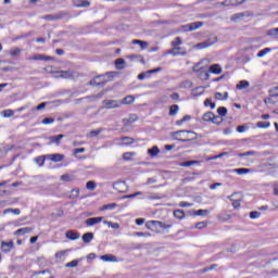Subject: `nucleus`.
<instances>
[{"label": "nucleus", "mask_w": 278, "mask_h": 278, "mask_svg": "<svg viewBox=\"0 0 278 278\" xmlns=\"http://www.w3.org/2000/svg\"><path fill=\"white\" fill-rule=\"evenodd\" d=\"M127 59L130 60V62H141V64H144V59L140 55H137V54H130V55H127Z\"/></svg>", "instance_id": "5701e85b"}, {"label": "nucleus", "mask_w": 278, "mask_h": 278, "mask_svg": "<svg viewBox=\"0 0 278 278\" xmlns=\"http://www.w3.org/2000/svg\"><path fill=\"white\" fill-rule=\"evenodd\" d=\"M134 236H138L139 238H149L151 236L150 232H135Z\"/></svg>", "instance_id": "052dcab7"}, {"label": "nucleus", "mask_w": 278, "mask_h": 278, "mask_svg": "<svg viewBox=\"0 0 278 278\" xmlns=\"http://www.w3.org/2000/svg\"><path fill=\"white\" fill-rule=\"evenodd\" d=\"M240 205H241L240 200H232V207H235V210H238Z\"/></svg>", "instance_id": "0e129e2a"}, {"label": "nucleus", "mask_w": 278, "mask_h": 278, "mask_svg": "<svg viewBox=\"0 0 278 278\" xmlns=\"http://www.w3.org/2000/svg\"><path fill=\"white\" fill-rule=\"evenodd\" d=\"M121 140L123 142H125L124 144L126 147H129V144H134V142H135L134 138H131V137H123Z\"/></svg>", "instance_id": "37998d69"}, {"label": "nucleus", "mask_w": 278, "mask_h": 278, "mask_svg": "<svg viewBox=\"0 0 278 278\" xmlns=\"http://www.w3.org/2000/svg\"><path fill=\"white\" fill-rule=\"evenodd\" d=\"M251 84L249 80H240L239 84L237 85V90H247Z\"/></svg>", "instance_id": "412c9836"}, {"label": "nucleus", "mask_w": 278, "mask_h": 278, "mask_svg": "<svg viewBox=\"0 0 278 278\" xmlns=\"http://www.w3.org/2000/svg\"><path fill=\"white\" fill-rule=\"evenodd\" d=\"M207 227V222H200L195 224V229H205Z\"/></svg>", "instance_id": "4d7b16f0"}, {"label": "nucleus", "mask_w": 278, "mask_h": 278, "mask_svg": "<svg viewBox=\"0 0 278 278\" xmlns=\"http://www.w3.org/2000/svg\"><path fill=\"white\" fill-rule=\"evenodd\" d=\"M2 116L4 117V118H12V116H14V111H12V110H4V111H2Z\"/></svg>", "instance_id": "a19ab883"}, {"label": "nucleus", "mask_w": 278, "mask_h": 278, "mask_svg": "<svg viewBox=\"0 0 278 278\" xmlns=\"http://www.w3.org/2000/svg\"><path fill=\"white\" fill-rule=\"evenodd\" d=\"M232 173H237V175H247L251 173L250 168H235L232 169Z\"/></svg>", "instance_id": "f704fd0d"}, {"label": "nucleus", "mask_w": 278, "mask_h": 278, "mask_svg": "<svg viewBox=\"0 0 278 278\" xmlns=\"http://www.w3.org/2000/svg\"><path fill=\"white\" fill-rule=\"evenodd\" d=\"M22 51L23 50L21 48H13L10 50V55H11V58H18V55H21Z\"/></svg>", "instance_id": "72a5a7b5"}, {"label": "nucleus", "mask_w": 278, "mask_h": 278, "mask_svg": "<svg viewBox=\"0 0 278 278\" xmlns=\"http://www.w3.org/2000/svg\"><path fill=\"white\" fill-rule=\"evenodd\" d=\"M271 51H273L271 48H265V49L258 51L256 55H257V58H264V56L268 55V53H270Z\"/></svg>", "instance_id": "473e14b6"}, {"label": "nucleus", "mask_w": 278, "mask_h": 278, "mask_svg": "<svg viewBox=\"0 0 278 278\" xmlns=\"http://www.w3.org/2000/svg\"><path fill=\"white\" fill-rule=\"evenodd\" d=\"M173 138L180 142H191V140H197V132L190 130H178L173 132Z\"/></svg>", "instance_id": "f257e3e1"}, {"label": "nucleus", "mask_w": 278, "mask_h": 278, "mask_svg": "<svg viewBox=\"0 0 278 278\" xmlns=\"http://www.w3.org/2000/svg\"><path fill=\"white\" fill-rule=\"evenodd\" d=\"M65 236L68 240H79V233L72 230L66 231Z\"/></svg>", "instance_id": "b1692460"}, {"label": "nucleus", "mask_w": 278, "mask_h": 278, "mask_svg": "<svg viewBox=\"0 0 278 278\" xmlns=\"http://www.w3.org/2000/svg\"><path fill=\"white\" fill-rule=\"evenodd\" d=\"M256 126L260 129H268V127H270V122H258Z\"/></svg>", "instance_id": "79ce46f5"}, {"label": "nucleus", "mask_w": 278, "mask_h": 278, "mask_svg": "<svg viewBox=\"0 0 278 278\" xmlns=\"http://www.w3.org/2000/svg\"><path fill=\"white\" fill-rule=\"evenodd\" d=\"M184 43V40H181L180 37H176L173 41H172V47H179L180 45Z\"/></svg>", "instance_id": "49530a36"}, {"label": "nucleus", "mask_w": 278, "mask_h": 278, "mask_svg": "<svg viewBox=\"0 0 278 278\" xmlns=\"http://www.w3.org/2000/svg\"><path fill=\"white\" fill-rule=\"evenodd\" d=\"M86 188H87V190H94V188H97V182L96 181H88L86 184Z\"/></svg>", "instance_id": "603ef678"}, {"label": "nucleus", "mask_w": 278, "mask_h": 278, "mask_svg": "<svg viewBox=\"0 0 278 278\" xmlns=\"http://www.w3.org/2000/svg\"><path fill=\"white\" fill-rule=\"evenodd\" d=\"M35 162L38 164V166H45V156L36 157Z\"/></svg>", "instance_id": "6e6d98bb"}, {"label": "nucleus", "mask_w": 278, "mask_h": 278, "mask_svg": "<svg viewBox=\"0 0 278 278\" xmlns=\"http://www.w3.org/2000/svg\"><path fill=\"white\" fill-rule=\"evenodd\" d=\"M59 74V77H61L62 79H73V77H75V72L74 71H60L56 72Z\"/></svg>", "instance_id": "9d476101"}, {"label": "nucleus", "mask_w": 278, "mask_h": 278, "mask_svg": "<svg viewBox=\"0 0 278 278\" xmlns=\"http://www.w3.org/2000/svg\"><path fill=\"white\" fill-rule=\"evenodd\" d=\"M79 197V189H73L70 194V199H77Z\"/></svg>", "instance_id": "5fc2aeb1"}, {"label": "nucleus", "mask_w": 278, "mask_h": 278, "mask_svg": "<svg viewBox=\"0 0 278 278\" xmlns=\"http://www.w3.org/2000/svg\"><path fill=\"white\" fill-rule=\"evenodd\" d=\"M247 16H250L249 12L235 13L230 16V21L231 23H240L241 21H244Z\"/></svg>", "instance_id": "6e6552de"}, {"label": "nucleus", "mask_w": 278, "mask_h": 278, "mask_svg": "<svg viewBox=\"0 0 278 278\" xmlns=\"http://www.w3.org/2000/svg\"><path fill=\"white\" fill-rule=\"evenodd\" d=\"M148 75H153L155 73H162V68L161 67H157V68H154V70H149L147 71Z\"/></svg>", "instance_id": "680f3d73"}, {"label": "nucleus", "mask_w": 278, "mask_h": 278, "mask_svg": "<svg viewBox=\"0 0 278 278\" xmlns=\"http://www.w3.org/2000/svg\"><path fill=\"white\" fill-rule=\"evenodd\" d=\"M62 138H64V135H58V136L49 137V140L51 144H60V140H62Z\"/></svg>", "instance_id": "a878e982"}, {"label": "nucleus", "mask_w": 278, "mask_h": 278, "mask_svg": "<svg viewBox=\"0 0 278 278\" xmlns=\"http://www.w3.org/2000/svg\"><path fill=\"white\" fill-rule=\"evenodd\" d=\"M113 189L117 192H127V184L125 181H117L113 185Z\"/></svg>", "instance_id": "9b49d317"}, {"label": "nucleus", "mask_w": 278, "mask_h": 278, "mask_svg": "<svg viewBox=\"0 0 278 278\" xmlns=\"http://www.w3.org/2000/svg\"><path fill=\"white\" fill-rule=\"evenodd\" d=\"M27 60H28V62H31V61L49 62V60H53V58L47 56V55H43V54H35L33 56H28Z\"/></svg>", "instance_id": "1a4fd4ad"}, {"label": "nucleus", "mask_w": 278, "mask_h": 278, "mask_svg": "<svg viewBox=\"0 0 278 278\" xmlns=\"http://www.w3.org/2000/svg\"><path fill=\"white\" fill-rule=\"evenodd\" d=\"M1 249H2L3 253H10V251H12V249H14V242L2 241Z\"/></svg>", "instance_id": "f8f14e48"}, {"label": "nucleus", "mask_w": 278, "mask_h": 278, "mask_svg": "<svg viewBox=\"0 0 278 278\" xmlns=\"http://www.w3.org/2000/svg\"><path fill=\"white\" fill-rule=\"evenodd\" d=\"M174 217L178 218V220H184V218H186V213H184L182 210H176L174 211Z\"/></svg>", "instance_id": "bb28decb"}, {"label": "nucleus", "mask_w": 278, "mask_h": 278, "mask_svg": "<svg viewBox=\"0 0 278 278\" xmlns=\"http://www.w3.org/2000/svg\"><path fill=\"white\" fill-rule=\"evenodd\" d=\"M117 205L118 204L116 203L105 204L100 210L101 212H105L106 210H114V207H117Z\"/></svg>", "instance_id": "ea45409f"}, {"label": "nucleus", "mask_w": 278, "mask_h": 278, "mask_svg": "<svg viewBox=\"0 0 278 278\" xmlns=\"http://www.w3.org/2000/svg\"><path fill=\"white\" fill-rule=\"evenodd\" d=\"M178 112H179V105L173 104L169 108V116H177Z\"/></svg>", "instance_id": "2f4dec72"}, {"label": "nucleus", "mask_w": 278, "mask_h": 278, "mask_svg": "<svg viewBox=\"0 0 278 278\" xmlns=\"http://www.w3.org/2000/svg\"><path fill=\"white\" fill-rule=\"evenodd\" d=\"M74 155H77V153H86L85 148H77L73 150Z\"/></svg>", "instance_id": "e2e57ef3"}, {"label": "nucleus", "mask_w": 278, "mask_h": 278, "mask_svg": "<svg viewBox=\"0 0 278 278\" xmlns=\"http://www.w3.org/2000/svg\"><path fill=\"white\" fill-rule=\"evenodd\" d=\"M3 214H15V216H18L21 214V210L18 208H7L3 211Z\"/></svg>", "instance_id": "e433bc0d"}, {"label": "nucleus", "mask_w": 278, "mask_h": 278, "mask_svg": "<svg viewBox=\"0 0 278 278\" xmlns=\"http://www.w3.org/2000/svg\"><path fill=\"white\" fill-rule=\"evenodd\" d=\"M100 260H102V262H118V258L112 254H104L100 257Z\"/></svg>", "instance_id": "dca6fc26"}, {"label": "nucleus", "mask_w": 278, "mask_h": 278, "mask_svg": "<svg viewBox=\"0 0 278 278\" xmlns=\"http://www.w3.org/2000/svg\"><path fill=\"white\" fill-rule=\"evenodd\" d=\"M203 22H193L187 25L181 26V31H194L197 29H201Z\"/></svg>", "instance_id": "0eeeda50"}, {"label": "nucleus", "mask_w": 278, "mask_h": 278, "mask_svg": "<svg viewBox=\"0 0 278 278\" xmlns=\"http://www.w3.org/2000/svg\"><path fill=\"white\" fill-rule=\"evenodd\" d=\"M194 164H201V161L182 162V163H180V166H182V168H188L189 166H194Z\"/></svg>", "instance_id": "c756f323"}, {"label": "nucleus", "mask_w": 278, "mask_h": 278, "mask_svg": "<svg viewBox=\"0 0 278 278\" xmlns=\"http://www.w3.org/2000/svg\"><path fill=\"white\" fill-rule=\"evenodd\" d=\"M207 214H210L208 210H199L195 213V216H207Z\"/></svg>", "instance_id": "13d9d810"}, {"label": "nucleus", "mask_w": 278, "mask_h": 278, "mask_svg": "<svg viewBox=\"0 0 278 278\" xmlns=\"http://www.w3.org/2000/svg\"><path fill=\"white\" fill-rule=\"evenodd\" d=\"M102 105L104 110H116V108H121L122 103L118 100H104Z\"/></svg>", "instance_id": "39448f33"}, {"label": "nucleus", "mask_w": 278, "mask_h": 278, "mask_svg": "<svg viewBox=\"0 0 278 278\" xmlns=\"http://www.w3.org/2000/svg\"><path fill=\"white\" fill-rule=\"evenodd\" d=\"M179 207H192V203L180 202V203H179Z\"/></svg>", "instance_id": "338daca9"}, {"label": "nucleus", "mask_w": 278, "mask_h": 278, "mask_svg": "<svg viewBox=\"0 0 278 278\" xmlns=\"http://www.w3.org/2000/svg\"><path fill=\"white\" fill-rule=\"evenodd\" d=\"M148 155H150V157H155L156 155H160V148H157V146L152 147L148 150Z\"/></svg>", "instance_id": "4be33fe9"}, {"label": "nucleus", "mask_w": 278, "mask_h": 278, "mask_svg": "<svg viewBox=\"0 0 278 278\" xmlns=\"http://www.w3.org/2000/svg\"><path fill=\"white\" fill-rule=\"evenodd\" d=\"M132 45H139L142 50L147 49L149 47V43L147 41L135 39L132 40Z\"/></svg>", "instance_id": "c9c22d12"}, {"label": "nucleus", "mask_w": 278, "mask_h": 278, "mask_svg": "<svg viewBox=\"0 0 278 278\" xmlns=\"http://www.w3.org/2000/svg\"><path fill=\"white\" fill-rule=\"evenodd\" d=\"M101 220H103V217H91L86 219V225L87 227H93V225H99V223H101Z\"/></svg>", "instance_id": "ddd939ff"}, {"label": "nucleus", "mask_w": 278, "mask_h": 278, "mask_svg": "<svg viewBox=\"0 0 278 278\" xmlns=\"http://www.w3.org/2000/svg\"><path fill=\"white\" fill-rule=\"evenodd\" d=\"M31 231H34V229L29 227L20 228L15 231V236H25V233H31Z\"/></svg>", "instance_id": "f3484780"}, {"label": "nucleus", "mask_w": 278, "mask_h": 278, "mask_svg": "<svg viewBox=\"0 0 278 278\" xmlns=\"http://www.w3.org/2000/svg\"><path fill=\"white\" fill-rule=\"evenodd\" d=\"M46 157H47V160H50L51 162H62V160H64L63 154H49Z\"/></svg>", "instance_id": "4468645a"}, {"label": "nucleus", "mask_w": 278, "mask_h": 278, "mask_svg": "<svg viewBox=\"0 0 278 278\" xmlns=\"http://www.w3.org/2000/svg\"><path fill=\"white\" fill-rule=\"evenodd\" d=\"M115 66L117 71H123L125 68V60L124 59H117L115 61Z\"/></svg>", "instance_id": "c85d7f7f"}, {"label": "nucleus", "mask_w": 278, "mask_h": 278, "mask_svg": "<svg viewBox=\"0 0 278 278\" xmlns=\"http://www.w3.org/2000/svg\"><path fill=\"white\" fill-rule=\"evenodd\" d=\"M210 73H213L214 75H220V73H223V68H220V65L214 64L211 65Z\"/></svg>", "instance_id": "a211bd4d"}, {"label": "nucleus", "mask_w": 278, "mask_h": 278, "mask_svg": "<svg viewBox=\"0 0 278 278\" xmlns=\"http://www.w3.org/2000/svg\"><path fill=\"white\" fill-rule=\"evenodd\" d=\"M149 225H151V227H153V229H154V231H156V233H164V231H166V229H170V227H173V225L166 224V223L160 222V220H151V222H149Z\"/></svg>", "instance_id": "f03ea898"}, {"label": "nucleus", "mask_w": 278, "mask_h": 278, "mask_svg": "<svg viewBox=\"0 0 278 278\" xmlns=\"http://www.w3.org/2000/svg\"><path fill=\"white\" fill-rule=\"evenodd\" d=\"M92 240H94V233L92 232H87L85 235H83V241L88 244V242H92Z\"/></svg>", "instance_id": "393cba45"}, {"label": "nucleus", "mask_w": 278, "mask_h": 278, "mask_svg": "<svg viewBox=\"0 0 278 278\" xmlns=\"http://www.w3.org/2000/svg\"><path fill=\"white\" fill-rule=\"evenodd\" d=\"M79 266V261L74 260L65 265V268H77Z\"/></svg>", "instance_id": "c03bdc74"}, {"label": "nucleus", "mask_w": 278, "mask_h": 278, "mask_svg": "<svg viewBox=\"0 0 278 278\" xmlns=\"http://www.w3.org/2000/svg\"><path fill=\"white\" fill-rule=\"evenodd\" d=\"M269 97H278V87H273L271 89H269Z\"/></svg>", "instance_id": "864d4df0"}, {"label": "nucleus", "mask_w": 278, "mask_h": 278, "mask_svg": "<svg viewBox=\"0 0 278 278\" xmlns=\"http://www.w3.org/2000/svg\"><path fill=\"white\" fill-rule=\"evenodd\" d=\"M205 92V88L204 87H197L193 90V97H201V94H203Z\"/></svg>", "instance_id": "4c0bfd02"}, {"label": "nucleus", "mask_w": 278, "mask_h": 278, "mask_svg": "<svg viewBox=\"0 0 278 278\" xmlns=\"http://www.w3.org/2000/svg\"><path fill=\"white\" fill-rule=\"evenodd\" d=\"M147 77H149V73H147V72L138 75L139 80L147 79Z\"/></svg>", "instance_id": "69168bd1"}, {"label": "nucleus", "mask_w": 278, "mask_h": 278, "mask_svg": "<svg viewBox=\"0 0 278 278\" xmlns=\"http://www.w3.org/2000/svg\"><path fill=\"white\" fill-rule=\"evenodd\" d=\"M186 48L181 47H173V49L168 50L165 52V55H174V58H177V55H187Z\"/></svg>", "instance_id": "423d86ee"}, {"label": "nucleus", "mask_w": 278, "mask_h": 278, "mask_svg": "<svg viewBox=\"0 0 278 278\" xmlns=\"http://www.w3.org/2000/svg\"><path fill=\"white\" fill-rule=\"evenodd\" d=\"M52 123H55V119L52 117H47L42 119L43 125H52Z\"/></svg>", "instance_id": "bf43d9fd"}, {"label": "nucleus", "mask_w": 278, "mask_h": 278, "mask_svg": "<svg viewBox=\"0 0 278 278\" xmlns=\"http://www.w3.org/2000/svg\"><path fill=\"white\" fill-rule=\"evenodd\" d=\"M255 155H260V153H257L256 151H248L244 153H239L238 157H249V156H255Z\"/></svg>", "instance_id": "7c9ffc66"}, {"label": "nucleus", "mask_w": 278, "mask_h": 278, "mask_svg": "<svg viewBox=\"0 0 278 278\" xmlns=\"http://www.w3.org/2000/svg\"><path fill=\"white\" fill-rule=\"evenodd\" d=\"M66 253H67L66 250L56 252L55 254L56 260H64V257L66 256Z\"/></svg>", "instance_id": "8fccbe9b"}, {"label": "nucleus", "mask_w": 278, "mask_h": 278, "mask_svg": "<svg viewBox=\"0 0 278 278\" xmlns=\"http://www.w3.org/2000/svg\"><path fill=\"white\" fill-rule=\"evenodd\" d=\"M217 113L219 114V116H227V108L225 106L218 108Z\"/></svg>", "instance_id": "3c124183"}, {"label": "nucleus", "mask_w": 278, "mask_h": 278, "mask_svg": "<svg viewBox=\"0 0 278 278\" xmlns=\"http://www.w3.org/2000/svg\"><path fill=\"white\" fill-rule=\"evenodd\" d=\"M262 216V213L257 212V211H252L250 213V218H252V220H255V218H260Z\"/></svg>", "instance_id": "09e8293b"}, {"label": "nucleus", "mask_w": 278, "mask_h": 278, "mask_svg": "<svg viewBox=\"0 0 278 278\" xmlns=\"http://www.w3.org/2000/svg\"><path fill=\"white\" fill-rule=\"evenodd\" d=\"M232 216L229 214L219 215V220L223 223H227V220H231Z\"/></svg>", "instance_id": "de8ad7c7"}, {"label": "nucleus", "mask_w": 278, "mask_h": 278, "mask_svg": "<svg viewBox=\"0 0 278 278\" xmlns=\"http://www.w3.org/2000/svg\"><path fill=\"white\" fill-rule=\"evenodd\" d=\"M75 8H90V1L80 0L78 4H75Z\"/></svg>", "instance_id": "58836bf2"}, {"label": "nucleus", "mask_w": 278, "mask_h": 278, "mask_svg": "<svg viewBox=\"0 0 278 278\" xmlns=\"http://www.w3.org/2000/svg\"><path fill=\"white\" fill-rule=\"evenodd\" d=\"M136 155H138V153L136 152H126L123 154V160H125L126 162H131L134 161V157H136Z\"/></svg>", "instance_id": "6ab92c4d"}, {"label": "nucleus", "mask_w": 278, "mask_h": 278, "mask_svg": "<svg viewBox=\"0 0 278 278\" xmlns=\"http://www.w3.org/2000/svg\"><path fill=\"white\" fill-rule=\"evenodd\" d=\"M267 36H270L271 38H277L278 36V28H271L267 31Z\"/></svg>", "instance_id": "a18cd8bd"}, {"label": "nucleus", "mask_w": 278, "mask_h": 278, "mask_svg": "<svg viewBox=\"0 0 278 278\" xmlns=\"http://www.w3.org/2000/svg\"><path fill=\"white\" fill-rule=\"evenodd\" d=\"M134 101H136V98H134V96H127L119 102L122 103V105H131Z\"/></svg>", "instance_id": "aec40b11"}, {"label": "nucleus", "mask_w": 278, "mask_h": 278, "mask_svg": "<svg viewBox=\"0 0 278 278\" xmlns=\"http://www.w3.org/2000/svg\"><path fill=\"white\" fill-rule=\"evenodd\" d=\"M202 119L204 123H214V125H220V117L214 115L212 112H206L203 114Z\"/></svg>", "instance_id": "20e7f679"}, {"label": "nucleus", "mask_w": 278, "mask_h": 278, "mask_svg": "<svg viewBox=\"0 0 278 278\" xmlns=\"http://www.w3.org/2000/svg\"><path fill=\"white\" fill-rule=\"evenodd\" d=\"M74 180H75V176L73 174H63L61 176V181L68 182V181H74Z\"/></svg>", "instance_id": "cd10ccee"}, {"label": "nucleus", "mask_w": 278, "mask_h": 278, "mask_svg": "<svg viewBox=\"0 0 278 278\" xmlns=\"http://www.w3.org/2000/svg\"><path fill=\"white\" fill-rule=\"evenodd\" d=\"M225 3H229V5H239L238 0H225Z\"/></svg>", "instance_id": "774afa93"}, {"label": "nucleus", "mask_w": 278, "mask_h": 278, "mask_svg": "<svg viewBox=\"0 0 278 278\" xmlns=\"http://www.w3.org/2000/svg\"><path fill=\"white\" fill-rule=\"evenodd\" d=\"M218 42V37L211 36L207 40L204 42L197 43L193 49H197L198 51H201L203 49H210L213 45H216Z\"/></svg>", "instance_id": "7ed1b4c3"}, {"label": "nucleus", "mask_w": 278, "mask_h": 278, "mask_svg": "<svg viewBox=\"0 0 278 278\" xmlns=\"http://www.w3.org/2000/svg\"><path fill=\"white\" fill-rule=\"evenodd\" d=\"M101 77H112V74H106L104 76L97 77L90 81V85L91 86H104L105 81H99V79H101Z\"/></svg>", "instance_id": "2eb2a0df"}]
</instances>
